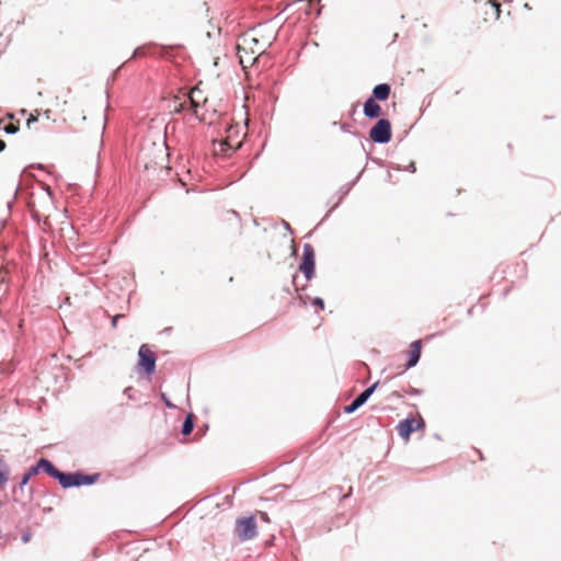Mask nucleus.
Listing matches in <instances>:
<instances>
[{
    "mask_svg": "<svg viewBox=\"0 0 561 561\" xmlns=\"http://www.w3.org/2000/svg\"><path fill=\"white\" fill-rule=\"evenodd\" d=\"M100 478V474H84L81 472H60L57 481L64 489L91 485L95 483Z\"/></svg>",
    "mask_w": 561,
    "mask_h": 561,
    "instance_id": "1",
    "label": "nucleus"
},
{
    "mask_svg": "<svg viewBox=\"0 0 561 561\" xmlns=\"http://www.w3.org/2000/svg\"><path fill=\"white\" fill-rule=\"evenodd\" d=\"M38 474L35 465L31 466L22 476L19 484L12 490V499L16 503H25L30 501L33 495L32 489H26V485L32 477Z\"/></svg>",
    "mask_w": 561,
    "mask_h": 561,
    "instance_id": "2",
    "label": "nucleus"
},
{
    "mask_svg": "<svg viewBox=\"0 0 561 561\" xmlns=\"http://www.w3.org/2000/svg\"><path fill=\"white\" fill-rule=\"evenodd\" d=\"M391 124L387 118H380L369 131L370 139L380 145L388 144L391 140Z\"/></svg>",
    "mask_w": 561,
    "mask_h": 561,
    "instance_id": "3",
    "label": "nucleus"
},
{
    "mask_svg": "<svg viewBox=\"0 0 561 561\" xmlns=\"http://www.w3.org/2000/svg\"><path fill=\"white\" fill-rule=\"evenodd\" d=\"M236 531L240 540L253 539L256 531V523L253 516L238 518L236 522Z\"/></svg>",
    "mask_w": 561,
    "mask_h": 561,
    "instance_id": "4",
    "label": "nucleus"
},
{
    "mask_svg": "<svg viewBox=\"0 0 561 561\" xmlns=\"http://www.w3.org/2000/svg\"><path fill=\"white\" fill-rule=\"evenodd\" d=\"M157 357L147 344H142L138 350V366L147 374L151 375L156 370Z\"/></svg>",
    "mask_w": 561,
    "mask_h": 561,
    "instance_id": "5",
    "label": "nucleus"
},
{
    "mask_svg": "<svg viewBox=\"0 0 561 561\" xmlns=\"http://www.w3.org/2000/svg\"><path fill=\"white\" fill-rule=\"evenodd\" d=\"M299 268L307 280H310L314 276V250L309 243L304 245L302 260Z\"/></svg>",
    "mask_w": 561,
    "mask_h": 561,
    "instance_id": "6",
    "label": "nucleus"
},
{
    "mask_svg": "<svg viewBox=\"0 0 561 561\" xmlns=\"http://www.w3.org/2000/svg\"><path fill=\"white\" fill-rule=\"evenodd\" d=\"M378 385L379 381H376L370 387L360 392L348 405L344 407V413L352 414L362 405H364L367 402V400L373 396Z\"/></svg>",
    "mask_w": 561,
    "mask_h": 561,
    "instance_id": "7",
    "label": "nucleus"
},
{
    "mask_svg": "<svg viewBox=\"0 0 561 561\" xmlns=\"http://www.w3.org/2000/svg\"><path fill=\"white\" fill-rule=\"evenodd\" d=\"M419 426H420V424H416V422L413 417H408V419H404L403 421L399 422V424L397 425V431H398V434L402 438L408 439L410 437V435Z\"/></svg>",
    "mask_w": 561,
    "mask_h": 561,
    "instance_id": "8",
    "label": "nucleus"
},
{
    "mask_svg": "<svg viewBox=\"0 0 561 561\" xmlns=\"http://www.w3.org/2000/svg\"><path fill=\"white\" fill-rule=\"evenodd\" d=\"M35 467L37 471H44L46 474L50 476L54 479H58L60 474V470H58L50 460L46 458H41L36 463Z\"/></svg>",
    "mask_w": 561,
    "mask_h": 561,
    "instance_id": "9",
    "label": "nucleus"
},
{
    "mask_svg": "<svg viewBox=\"0 0 561 561\" xmlns=\"http://www.w3.org/2000/svg\"><path fill=\"white\" fill-rule=\"evenodd\" d=\"M363 113L368 118H378L381 114V107L374 98H368L364 103Z\"/></svg>",
    "mask_w": 561,
    "mask_h": 561,
    "instance_id": "10",
    "label": "nucleus"
},
{
    "mask_svg": "<svg viewBox=\"0 0 561 561\" xmlns=\"http://www.w3.org/2000/svg\"><path fill=\"white\" fill-rule=\"evenodd\" d=\"M420 357H421V342L414 341L411 343V352H410L409 359L405 364V368L410 369V368L416 366V364L420 360Z\"/></svg>",
    "mask_w": 561,
    "mask_h": 561,
    "instance_id": "11",
    "label": "nucleus"
},
{
    "mask_svg": "<svg viewBox=\"0 0 561 561\" xmlns=\"http://www.w3.org/2000/svg\"><path fill=\"white\" fill-rule=\"evenodd\" d=\"M390 85L387 83H379L375 85L373 89V94L370 98H374L376 101H386L390 95Z\"/></svg>",
    "mask_w": 561,
    "mask_h": 561,
    "instance_id": "12",
    "label": "nucleus"
},
{
    "mask_svg": "<svg viewBox=\"0 0 561 561\" xmlns=\"http://www.w3.org/2000/svg\"><path fill=\"white\" fill-rule=\"evenodd\" d=\"M199 94L201 91L198 89H193L188 95V102L195 115H197V108L199 107Z\"/></svg>",
    "mask_w": 561,
    "mask_h": 561,
    "instance_id": "13",
    "label": "nucleus"
},
{
    "mask_svg": "<svg viewBox=\"0 0 561 561\" xmlns=\"http://www.w3.org/2000/svg\"><path fill=\"white\" fill-rule=\"evenodd\" d=\"M194 428V419L192 414H188L182 424V434L190 435Z\"/></svg>",
    "mask_w": 561,
    "mask_h": 561,
    "instance_id": "14",
    "label": "nucleus"
},
{
    "mask_svg": "<svg viewBox=\"0 0 561 561\" xmlns=\"http://www.w3.org/2000/svg\"><path fill=\"white\" fill-rule=\"evenodd\" d=\"M3 131L8 135H14L19 131V127L13 123H9L3 127Z\"/></svg>",
    "mask_w": 561,
    "mask_h": 561,
    "instance_id": "15",
    "label": "nucleus"
},
{
    "mask_svg": "<svg viewBox=\"0 0 561 561\" xmlns=\"http://www.w3.org/2000/svg\"><path fill=\"white\" fill-rule=\"evenodd\" d=\"M490 5H491V9L494 12L495 18L499 19L500 18V13H501L500 3L495 2V1H492V2H490Z\"/></svg>",
    "mask_w": 561,
    "mask_h": 561,
    "instance_id": "16",
    "label": "nucleus"
},
{
    "mask_svg": "<svg viewBox=\"0 0 561 561\" xmlns=\"http://www.w3.org/2000/svg\"><path fill=\"white\" fill-rule=\"evenodd\" d=\"M312 305L320 308L321 310L324 309V301L322 298L320 297H316L313 300H312Z\"/></svg>",
    "mask_w": 561,
    "mask_h": 561,
    "instance_id": "17",
    "label": "nucleus"
},
{
    "mask_svg": "<svg viewBox=\"0 0 561 561\" xmlns=\"http://www.w3.org/2000/svg\"><path fill=\"white\" fill-rule=\"evenodd\" d=\"M9 473H10V471L0 472V486L4 485L8 482Z\"/></svg>",
    "mask_w": 561,
    "mask_h": 561,
    "instance_id": "18",
    "label": "nucleus"
},
{
    "mask_svg": "<svg viewBox=\"0 0 561 561\" xmlns=\"http://www.w3.org/2000/svg\"><path fill=\"white\" fill-rule=\"evenodd\" d=\"M9 471L8 465L4 462L2 456H0V472Z\"/></svg>",
    "mask_w": 561,
    "mask_h": 561,
    "instance_id": "19",
    "label": "nucleus"
},
{
    "mask_svg": "<svg viewBox=\"0 0 561 561\" xmlns=\"http://www.w3.org/2000/svg\"><path fill=\"white\" fill-rule=\"evenodd\" d=\"M131 391H133V388L131 387H127L125 390H124V394H126L128 397L129 400H134V397L131 394Z\"/></svg>",
    "mask_w": 561,
    "mask_h": 561,
    "instance_id": "20",
    "label": "nucleus"
},
{
    "mask_svg": "<svg viewBox=\"0 0 561 561\" xmlns=\"http://www.w3.org/2000/svg\"><path fill=\"white\" fill-rule=\"evenodd\" d=\"M162 399L168 408H170V409L175 408V405L173 403H171V401L165 397V394H162Z\"/></svg>",
    "mask_w": 561,
    "mask_h": 561,
    "instance_id": "21",
    "label": "nucleus"
},
{
    "mask_svg": "<svg viewBox=\"0 0 561 561\" xmlns=\"http://www.w3.org/2000/svg\"><path fill=\"white\" fill-rule=\"evenodd\" d=\"M341 130L344 133H351V125L348 124H341Z\"/></svg>",
    "mask_w": 561,
    "mask_h": 561,
    "instance_id": "22",
    "label": "nucleus"
},
{
    "mask_svg": "<svg viewBox=\"0 0 561 561\" xmlns=\"http://www.w3.org/2000/svg\"><path fill=\"white\" fill-rule=\"evenodd\" d=\"M421 393V390L416 389V388H411L409 390V394L411 396H419Z\"/></svg>",
    "mask_w": 561,
    "mask_h": 561,
    "instance_id": "23",
    "label": "nucleus"
},
{
    "mask_svg": "<svg viewBox=\"0 0 561 561\" xmlns=\"http://www.w3.org/2000/svg\"><path fill=\"white\" fill-rule=\"evenodd\" d=\"M123 317L122 314H116L113 319H112V327L115 328L117 325V320Z\"/></svg>",
    "mask_w": 561,
    "mask_h": 561,
    "instance_id": "24",
    "label": "nucleus"
},
{
    "mask_svg": "<svg viewBox=\"0 0 561 561\" xmlns=\"http://www.w3.org/2000/svg\"><path fill=\"white\" fill-rule=\"evenodd\" d=\"M30 540H31V534H30V533L24 534V535L22 536V541H23L24 543L28 542Z\"/></svg>",
    "mask_w": 561,
    "mask_h": 561,
    "instance_id": "25",
    "label": "nucleus"
},
{
    "mask_svg": "<svg viewBox=\"0 0 561 561\" xmlns=\"http://www.w3.org/2000/svg\"><path fill=\"white\" fill-rule=\"evenodd\" d=\"M260 516H261V519H262L263 522H266V523H268V522H270V518H268V516H267V514H266V513L261 512V513H260Z\"/></svg>",
    "mask_w": 561,
    "mask_h": 561,
    "instance_id": "26",
    "label": "nucleus"
},
{
    "mask_svg": "<svg viewBox=\"0 0 561 561\" xmlns=\"http://www.w3.org/2000/svg\"><path fill=\"white\" fill-rule=\"evenodd\" d=\"M36 121H37V118L35 116L31 115L30 118L27 119L26 124H27V126H30L33 122H36Z\"/></svg>",
    "mask_w": 561,
    "mask_h": 561,
    "instance_id": "27",
    "label": "nucleus"
},
{
    "mask_svg": "<svg viewBox=\"0 0 561 561\" xmlns=\"http://www.w3.org/2000/svg\"><path fill=\"white\" fill-rule=\"evenodd\" d=\"M7 145L3 140L0 139V152H2L5 149Z\"/></svg>",
    "mask_w": 561,
    "mask_h": 561,
    "instance_id": "28",
    "label": "nucleus"
},
{
    "mask_svg": "<svg viewBox=\"0 0 561 561\" xmlns=\"http://www.w3.org/2000/svg\"><path fill=\"white\" fill-rule=\"evenodd\" d=\"M408 170H409L410 172H415V164H414V162H411V163H410V165H409Z\"/></svg>",
    "mask_w": 561,
    "mask_h": 561,
    "instance_id": "29",
    "label": "nucleus"
},
{
    "mask_svg": "<svg viewBox=\"0 0 561 561\" xmlns=\"http://www.w3.org/2000/svg\"><path fill=\"white\" fill-rule=\"evenodd\" d=\"M392 397L394 398H401V394L398 391L392 392Z\"/></svg>",
    "mask_w": 561,
    "mask_h": 561,
    "instance_id": "30",
    "label": "nucleus"
},
{
    "mask_svg": "<svg viewBox=\"0 0 561 561\" xmlns=\"http://www.w3.org/2000/svg\"><path fill=\"white\" fill-rule=\"evenodd\" d=\"M137 54H138V49H135L133 56H137Z\"/></svg>",
    "mask_w": 561,
    "mask_h": 561,
    "instance_id": "31",
    "label": "nucleus"
}]
</instances>
